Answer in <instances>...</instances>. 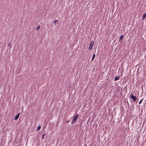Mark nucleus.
<instances>
[{
	"label": "nucleus",
	"instance_id": "obj_1",
	"mask_svg": "<svg viewBox=\"0 0 146 146\" xmlns=\"http://www.w3.org/2000/svg\"><path fill=\"white\" fill-rule=\"evenodd\" d=\"M78 116V114H77L74 116L73 118L72 119V124H74L75 123Z\"/></svg>",
	"mask_w": 146,
	"mask_h": 146
},
{
	"label": "nucleus",
	"instance_id": "obj_2",
	"mask_svg": "<svg viewBox=\"0 0 146 146\" xmlns=\"http://www.w3.org/2000/svg\"><path fill=\"white\" fill-rule=\"evenodd\" d=\"M130 98L132 99L134 102H135L137 100V97L133 95L132 93L130 94Z\"/></svg>",
	"mask_w": 146,
	"mask_h": 146
},
{
	"label": "nucleus",
	"instance_id": "obj_3",
	"mask_svg": "<svg viewBox=\"0 0 146 146\" xmlns=\"http://www.w3.org/2000/svg\"><path fill=\"white\" fill-rule=\"evenodd\" d=\"M94 42L93 41H92L90 43V46L89 48V49H90V50H91L92 49V48L93 46L94 45Z\"/></svg>",
	"mask_w": 146,
	"mask_h": 146
},
{
	"label": "nucleus",
	"instance_id": "obj_4",
	"mask_svg": "<svg viewBox=\"0 0 146 146\" xmlns=\"http://www.w3.org/2000/svg\"><path fill=\"white\" fill-rule=\"evenodd\" d=\"M19 114H20V113H18V114L17 115H16V116L15 117V120H16L18 119V118H19Z\"/></svg>",
	"mask_w": 146,
	"mask_h": 146
},
{
	"label": "nucleus",
	"instance_id": "obj_5",
	"mask_svg": "<svg viewBox=\"0 0 146 146\" xmlns=\"http://www.w3.org/2000/svg\"><path fill=\"white\" fill-rule=\"evenodd\" d=\"M119 77H118V76H116L114 80L115 81H117V80H118L119 79Z\"/></svg>",
	"mask_w": 146,
	"mask_h": 146
},
{
	"label": "nucleus",
	"instance_id": "obj_6",
	"mask_svg": "<svg viewBox=\"0 0 146 146\" xmlns=\"http://www.w3.org/2000/svg\"><path fill=\"white\" fill-rule=\"evenodd\" d=\"M95 56V54H93L92 59V60L93 61V60L94 59V58Z\"/></svg>",
	"mask_w": 146,
	"mask_h": 146
},
{
	"label": "nucleus",
	"instance_id": "obj_7",
	"mask_svg": "<svg viewBox=\"0 0 146 146\" xmlns=\"http://www.w3.org/2000/svg\"><path fill=\"white\" fill-rule=\"evenodd\" d=\"M146 17V13H144L143 17V19Z\"/></svg>",
	"mask_w": 146,
	"mask_h": 146
},
{
	"label": "nucleus",
	"instance_id": "obj_8",
	"mask_svg": "<svg viewBox=\"0 0 146 146\" xmlns=\"http://www.w3.org/2000/svg\"><path fill=\"white\" fill-rule=\"evenodd\" d=\"M123 35H121V36H120V38H119V40H121L122 39H123Z\"/></svg>",
	"mask_w": 146,
	"mask_h": 146
},
{
	"label": "nucleus",
	"instance_id": "obj_9",
	"mask_svg": "<svg viewBox=\"0 0 146 146\" xmlns=\"http://www.w3.org/2000/svg\"><path fill=\"white\" fill-rule=\"evenodd\" d=\"M41 128V126H39L38 127L37 129V130H38L40 129Z\"/></svg>",
	"mask_w": 146,
	"mask_h": 146
},
{
	"label": "nucleus",
	"instance_id": "obj_10",
	"mask_svg": "<svg viewBox=\"0 0 146 146\" xmlns=\"http://www.w3.org/2000/svg\"><path fill=\"white\" fill-rule=\"evenodd\" d=\"M46 134L45 133V134H44L43 135H42V139H43L44 138V137L45 135Z\"/></svg>",
	"mask_w": 146,
	"mask_h": 146
},
{
	"label": "nucleus",
	"instance_id": "obj_11",
	"mask_svg": "<svg viewBox=\"0 0 146 146\" xmlns=\"http://www.w3.org/2000/svg\"><path fill=\"white\" fill-rule=\"evenodd\" d=\"M40 25H39L36 27V30H38V29H40Z\"/></svg>",
	"mask_w": 146,
	"mask_h": 146
},
{
	"label": "nucleus",
	"instance_id": "obj_12",
	"mask_svg": "<svg viewBox=\"0 0 146 146\" xmlns=\"http://www.w3.org/2000/svg\"><path fill=\"white\" fill-rule=\"evenodd\" d=\"M143 100V99H142L141 100L139 101V104H141V102H142Z\"/></svg>",
	"mask_w": 146,
	"mask_h": 146
},
{
	"label": "nucleus",
	"instance_id": "obj_13",
	"mask_svg": "<svg viewBox=\"0 0 146 146\" xmlns=\"http://www.w3.org/2000/svg\"><path fill=\"white\" fill-rule=\"evenodd\" d=\"M58 22V21H57V20H55L54 21V23H55V24H54V25H55L56 24V22Z\"/></svg>",
	"mask_w": 146,
	"mask_h": 146
},
{
	"label": "nucleus",
	"instance_id": "obj_14",
	"mask_svg": "<svg viewBox=\"0 0 146 146\" xmlns=\"http://www.w3.org/2000/svg\"><path fill=\"white\" fill-rule=\"evenodd\" d=\"M8 45L11 48V44L10 43H9L8 44Z\"/></svg>",
	"mask_w": 146,
	"mask_h": 146
},
{
	"label": "nucleus",
	"instance_id": "obj_15",
	"mask_svg": "<svg viewBox=\"0 0 146 146\" xmlns=\"http://www.w3.org/2000/svg\"><path fill=\"white\" fill-rule=\"evenodd\" d=\"M68 122H69V121H68V120H67V121H66V123H68Z\"/></svg>",
	"mask_w": 146,
	"mask_h": 146
}]
</instances>
